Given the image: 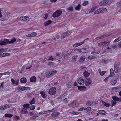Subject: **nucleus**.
Returning a JSON list of instances; mask_svg holds the SVG:
<instances>
[{"instance_id": "obj_29", "label": "nucleus", "mask_w": 121, "mask_h": 121, "mask_svg": "<svg viewBox=\"0 0 121 121\" xmlns=\"http://www.w3.org/2000/svg\"><path fill=\"white\" fill-rule=\"evenodd\" d=\"M24 16L19 17L17 18V19L21 21L22 22L24 21Z\"/></svg>"}, {"instance_id": "obj_63", "label": "nucleus", "mask_w": 121, "mask_h": 121, "mask_svg": "<svg viewBox=\"0 0 121 121\" xmlns=\"http://www.w3.org/2000/svg\"><path fill=\"white\" fill-rule=\"evenodd\" d=\"M48 64L49 65H52L54 64V63L53 62H50L48 63Z\"/></svg>"}, {"instance_id": "obj_47", "label": "nucleus", "mask_w": 121, "mask_h": 121, "mask_svg": "<svg viewBox=\"0 0 121 121\" xmlns=\"http://www.w3.org/2000/svg\"><path fill=\"white\" fill-rule=\"evenodd\" d=\"M81 6L80 4L76 6V10H79L80 9Z\"/></svg>"}, {"instance_id": "obj_11", "label": "nucleus", "mask_w": 121, "mask_h": 121, "mask_svg": "<svg viewBox=\"0 0 121 121\" xmlns=\"http://www.w3.org/2000/svg\"><path fill=\"white\" fill-rule=\"evenodd\" d=\"M78 83L80 85H83L84 83V81L83 79L81 78H78Z\"/></svg>"}, {"instance_id": "obj_53", "label": "nucleus", "mask_w": 121, "mask_h": 121, "mask_svg": "<svg viewBox=\"0 0 121 121\" xmlns=\"http://www.w3.org/2000/svg\"><path fill=\"white\" fill-rule=\"evenodd\" d=\"M92 103V102L89 101L87 102L86 104L89 106H91V104Z\"/></svg>"}, {"instance_id": "obj_43", "label": "nucleus", "mask_w": 121, "mask_h": 121, "mask_svg": "<svg viewBox=\"0 0 121 121\" xmlns=\"http://www.w3.org/2000/svg\"><path fill=\"white\" fill-rule=\"evenodd\" d=\"M110 60H103L101 62L102 63H103L107 64L109 62Z\"/></svg>"}, {"instance_id": "obj_10", "label": "nucleus", "mask_w": 121, "mask_h": 121, "mask_svg": "<svg viewBox=\"0 0 121 121\" xmlns=\"http://www.w3.org/2000/svg\"><path fill=\"white\" fill-rule=\"evenodd\" d=\"M92 81L91 79L89 78H86L85 81V84L86 86L90 85L91 82Z\"/></svg>"}, {"instance_id": "obj_21", "label": "nucleus", "mask_w": 121, "mask_h": 121, "mask_svg": "<svg viewBox=\"0 0 121 121\" xmlns=\"http://www.w3.org/2000/svg\"><path fill=\"white\" fill-rule=\"evenodd\" d=\"M99 4L101 6H104L107 5L106 2L105 0H103L100 2Z\"/></svg>"}, {"instance_id": "obj_36", "label": "nucleus", "mask_w": 121, "mask_h": 121, "mask_svg": "<svg viewBox=\"0 0 121 121\" xmlns=\"http://www.w3.org/2000/svg\"><path fill=\"white\" fill-rule=\"evenodd\" d=\"M99 9L97 10L96 11H95L94 12V13L95 14H99L100 13H101Z\"/></svg>"}, {"instance_id": "obj_13", "label": "nucleus", "mask_w": 121, "mask_h": 121, "mask_svg": "<svg viewBox=\"0 0 121 121\" xmlns=\"http://www.w3.org/2000/svg\"><path fill=\"white\" fill-rule=\"evenodd\" d=\"M68 105L70 107L74 108L76 107V101H71L70 104H69Z\"/></svg>"}, {"instance_id": "obj_50", "label": "nucleus", "mask_w": 121, "mask_h": 121, "mask_svg": "<svg viewBox=\"0 0 121 121\" xmlns=\"http://www.w3.org/2000/svg\"><path fill=\"white\" fill-rule=\"evenodd\" d=\"M89 48V47L88 46H85L82 49V50H86Z\"/></svg>"}, {"instance_id": "obj_51", "label": "nucleus", "mask_w": 121, "mask_h": 121, "mask_svg": "<svg viewBox=\"0 0 121 121\" xmlns=\"http://www.w3.org/2000/svg\"><path fill=\"white\" fill-rule=\"evenodd\" d=\"M9 53H3V54H2V56L4 57V56H7L9 55Z\"/></svg>"}, {"instance_id": "obj_38", "label": "nucleus", "mask_w": 121, "mask_h": 121, "mask_svg": "<svg viewBox=\"0 0 121 121\" xmlns=\"http://www.w3.org/2000/svg\"><path fill=\"white\" fill-rule=\"evenodd\" d=\"M24 21L28 22L30 20V19L28 16H24Z\"/></svg>"}, {"instance_id": "obj_61", "label": "nucleus", "mask_w": 121, "mask_h": 121, "mask_svg": "<svg viewBox=\"0 0 121 121\" xmlns=\"http://www.w3.org/2000/svg\"><path fill=\"white\" fill-rule=\"evenodd\" d=\"M88 3V1H85L83 4V5L84 6H86L87 5Z\"/></svg>"}, {"instance_id": "obj_6", "label": "nucleus", "mask_w": 121, "mask_h": 121, "mask_svg": "<svg viewBox=\"0 0 121 121\" xmlns=\"http://www.w3.org/2000/svg\"><path fill=\"white\" fill-rule=\"evenodd\" d=\"M116 4L117 7L116 9V12L117 13H118L120 12L121 10V1L117 2Z\"/></svg>"}, {"instance_id": "obj_62", "label": "nucleus", "mask_w": 121, "mask_h": 121, "mask_svg": "<svg viewBox=\"0 0 121 121\" xmlns=\"http://www.w3.org/2000/svg\"><path fill=\"white\" fill-rule=\"evenodd\" d=\"M63 97V95H61L59 97H57V99L58 100L61 99Z\"/></svg>"}, {"instance_id": "obj_49", "label": "nucleus", "mask_w": 121, "mask_h": 121, "mask_svg": "<svg viewBox=\"0 0 121 121\" xmlns=\"http://www.w3.org/2000/svg\"><path fill=\"white\" fill-rule=\"evenodd\" d=\"M100 111H99V112ZM100 113L102 114H103L104 115H105L106 114V112H105V111L104 110H101L100 111Z\"/></svg>"}, {"instance_id": "obj_24", "label": "nucleus", "mask_w": 121, "mask_h": 121, "mask_svg": "<svg viewBox=\"0 0 121 121\" xmlns=\"http://www.w3.org/2000/svg\"><path fill=\"white\" fill-rule=\"evenodd\" d=\"M66 85L68 86L67 87L68 88H70L72 86L71 82L70 81L67 82L66 83Z\"/></svg>"}, {"instance_id": "obj_32", "label": "nucleus", "mask_w": 121, "mask_h": 121, "mask_svg": "<svg viewBox=\"0 0 121 121\" xmlns=\"http://www.w3.org/2000/svg\"><path fill=\"white\" fill-rule=\"evenodd\" d=\"M5 115V117L9 118H11L13 116V115L11 114L6 113Z\"/></svg>"}, {"instance_id": "obj_45", "label": "nucleus", "mask_w": 121, "mask_h": 121, "mask_svg": "<svg viewBox=\"0 0 121 121\" xmlns=\"http://www.w3.org/2000/svg\"><path fill=\"white\" fill-rule=\"evenodd\" d=\"M102 102L103 104L107 107H109L110 106V104H109L106 103L103 101H102Z\"/></svg>"}, {"instance_id": "obj_22", "label": "nucleus", "mask_w": 121, "mask_h": 121, "mask_svg": "<svg viewBox=\"0 0 121 121\" xmlns=\"http://www.w3.org/2000/svg\"><path fill=\"white\" fill-rule=\"evenodd\" d=\"M16 41V39L14 37L11 40L9 41V43L10 44L14 43V42Z\"/></svg>"}, {"instance_id": "obj_25", "label": "nucleus", "mask_w": 121, "mask_h": 121, "mask_svg": "<svg viewBox=\"0 0 121 121\" xmlns=\"http://www.w3.org/2000/svg\"><path fill=\"white\" fill-rule=\"evenodd\" d=\"M83 74L85 77H88L90 74V73L87 71H85L83 73Z\"/></svg>"}, {"instance_id": "obj_54", "label": "nucleus", "mask_w": 121, "mask_h": 121, "mask_svg": "<svg viewBox=\"0 0 121 121\" xmlns=\"http://www.w3.org/2000/svg\"><path fill=\"white\" fill-rule=\"evenodd\" d=\"M120 37H118V38L116 39L114 41L115 42H117L120 40Z\"/></svg>"}, {"instance_id": "obj_40", "label": "nucleus", "mask_w": 121, "mask_h": 121, "mask_svg": "<svg viewBox=\"0 0 121 121\" xmlns=\"http://www.w3.org/2000/svg\"><path fill=\"white\" fill-rule=\"evenodd\" d=\"M119 87H113L112 89V91L113 92H117L118 91L117 90L119 88Z\"/></svg>"}, {"instance_id": "obj_7", "label": "nucleus", "mask_w": 121, "mask_h": 121, "mask_svg": "<svg viewBox=\"0 0 121 121\" xmlns=\"http://www.w3.org/2000/svg\"><path fill=\"white\" fill-rule=\"evenodd\" d=\"M62 54H60L59 53H56V57L55 58L56 60L57 58L58 57L59 58H58L57 60L58 61H59V62H62L63 61V60L60 59L62 57Z\"/></svg>"}, {"instance_id": "obj_39", "label": "nucleus", "mask_w": 121, "mask_h": 121, "mask_svg": "<svg viewBox=\"0 0 121 121\" xmlns=\"http://www.w3.org/2000/svg\"><path fill=\"white\" fill-rule=\"evenodd\" d=\"M113 100L115 101H119V98L116 96L112 97Z\"/></svg>"}, {"instance_id": "obj_56", "label": "nucleus", "mask_w": 121, "mask_h": 121, "mask_svg": "<svg viewBox=\"0 0 121 121\" xmlns=\"http://www.w3.org/2000/svg\"><path fill=\"white\" fill-rule=\"evenodd\" d=\"M78 51V53H79L82 54L84 52L86 53V52L85 51L83 52L81 51V49H77Z\"/></svg>"}, {"instance_id": "obj_1", "label": "nucleus", "mask_w": 121, "mask_h": 121, "mask_svg": "<svg viewBox=\"0 0 121 121\" xmlns=\"http://www.w3.org/2000/svg\"><path fill=\"white\" fill-rule=\"evenodd\" d=\"M68 31H67L66 32L64 33L63 34H60L59 35L58 34V35L57 37V39H59L60 40H61L64 39L67 35H69L70 33V32L69 31V33Z\"/></svg>"}, {"instance_id": "obj_41", "label": "nucleus", "mask_w": 121, "mask_h": 121, "mask_svg": "<svg viewBox=\"0 0 121 121\" xmlns=\"http://www.w3.org/2000/svg\"><path fill=\"white\" fill-rule=\"evenodd\" d=\"M56 109V108H55L52 110H50L47 111H45V112H46L47 113L49 112H53Z\"/></svg>"}, {"instance_id": "obj_33", "label": "nucleus", "mask_w": 121, "mask_h": 121, "mask_svg": "<svg viewBox=\"0 0 121 121\" xmlns=\"http://www.w3.org/2000/svg\"><path fill=\"white\" fill-rule=\"evenodd\" d=\"M26 87H18L17 88V90L20 91H23L25 90Z\"/></svg>"}, {"instance_id": "obj_31", "label": "nucleus", "mask_w": 121, "mask_h": 121, "mask_svg": "<svg viewBox=\"0 0 121 121\" xmlns=\"http://www.w3.org/2000/svg\"><path fill=\"white\" fill-rule=\"evenodd\" d=\"M85 42V40H83L82 42L76 43V47L82 45Z\"/></svg>"}, {"instance_id": "obj_55", "label": "nucleus", "mask_w": 121, "mask_h": 121, "mask_svg": "<svg viewBox=\"0 0 121 121\" xmlns=\"http://www.w3.org/2000/svg\"><path fill=\"white\" fill-rule=\"evenodd\" d=\"M14 118L16 120H19L20 118L19 116L17 115H15V116Z\"/></svg>"}, {"instance_id": "obj_37", "label": "nucleus", "mask_w": 121, "mask_h": 121, "mask_svg": "<svg viewBox=\"0 0 121 121\" xmlns=\"http://www.w3.org/2000/svg\"><path fill=\"white\" fill-rule=\"evenodd\" d=\"M73 8L72 6L69 7L67 8V11L68 12L72 11H73Z\"/></svg>"}, {"instance_id": "obj_34", "label": "nucleus", "mask_w": 121, "mask_h": 121, "mask_svg": "<svg viewBox=\"0 0 121 121\" xmlns=\"http://www.w3.org/2000/svg\"><path fill=\"white\" fill-rule=\"evenodd\" d=\"M30 105L29 104H24L23 105V108L25 109H27V108H30L29 106Z\"/></svg>"}, {"instance_id": "obj_52", "label": "nucleus", "mask_w": 121, "mask_h": 121, "mask_svg": "<svg viewBox=\"0 0 121 121\" xmlns=\"http://www.w3.org/2000/svg\"><path fill=\"white\" fill-rule=\"evenodd\" d=\"M30 34H31L30 35L31 37L35 36L36 35V33L35 32H34Z\"/></svg>"}, {"instance_id": "obj_35", "label": "nucleus", "mask_w": 121, "mask_h": 121, "mask_svg": "<svg viewBox=\"0 0 121 121\" xmlns=\"http://www.w3.org/2000/svg\"><path fill=\"white\" fill-rule=\"evenodd\" d=\"M35 101V98H33L30 101L29 103L31 105H32L34 104Z\"/></svg>"}, {"instance_id": "obj_58", "label": "nucleus", "mask_w": 121, "mask_h": 121, "mask_svg": "<svg viewBox=\"0 0 121 121\" xmlns=\"http://www.w3.org/2000/svg\"><path fill=\"white\" fill-rule=\"evenodd\" d=\"M68 101V100L66 98H65L63 100V101L65 103H67Z\"/></svg>"}, {"instance_id": "obj_60", "label": "nucleus", "mask_w": 121, "mask_h": 121, "mask_svg": "<svg viewBox=\"0 0 121 121\" xmlns=\"http://www.w3.org/2000/svg\"><path fill=\"white\" fill-rule=\"evenodd\" d=\"M48 17V15L47 14H44L43 15V17L46 20L47 19V18Z\"/></svg>"}, {"instance_id": "obj_44", "label": "nucleus", "mask_w": 121, "mask_h": 121, "mask_svg": "<svg viewBox=\"0 0 121 121\" xmlns=\"http://www.w3.org/2000/svg\"><path fill=\"white\" fill-rule=\"evenodd\" d=\"M51 22V21L50 20H49L44 23V25L46 26L50 24Z\"/></svg>"}, {"instance_id": "obj_26", "label": "nucleus", "mask_w": 121, "mask_h": 121, "mask_svg": "<svg viewBox=\"0 0 121 121\" xmlns=\"http://www.w3.org/2000/svg\"><path fill=\"white\" fill-rule=\"evenodd\" d=\"M97 8V6H94L92 8H91L89 10L90 11V13H92V12H93L95 9H96Z\"/></svg>"}, {"instance_id": "obj_2", "label": "nucleus", "mask_w": 121, "mask_h": 121, "mask_svg": "<svg viewBox=\"0 0 121 121\" xmlns=\"http://www.w3.org/2000/svg\"><path fill=\"white\" fill-rule=\"evenodd\" d=\"M57 73V71L56 70H51L50 71H48L45 73L46 77L49 78L56 74Z\"/></svg>"}, {"instance_id": "obj_48", "label": "nucleus", "mask_w": 121, "mask_h": 121, "mask_svg": "<svg viewBox=\"0 0 121 121\" xmlns=\"http://www.w3.org/2000/svg\"><path fill=\"white\" fill-rule=\"evenodd\" d=\"M37 117L35 116V115H34L31 117L30 119L32 120H34Z\"/></svg>"}, {"instance_id": "obj_20", "label": "nucleus", "mask_w": 121, "mask_h": 121, "mask_svg": "<svg viewBox=\"0 0 121 121\" xmlns=\"http://www.w3.org/2000/svg\"><path fill=\"white\" fill-rule=\"evenodd\" d=\"M20 81L21 83H26L27 82L26 78L25 77L22 78L20 79Z\"/></svg>"}, {"instance_id": "obj_9", "label": "nucleus", "mask_w": 121, "mask_h": 121, "mask_svg": "<svg viewBox=\"0 0 121 121\" xmlns=\"http://www.w3.org/2000/svg\"><path fill=\"white\" fill-rule=\"evenodd\" d=\"M9 40L7 39H5L4 41H1L0 42V45L1 46L6 45L9 43Z\"/></svg>"}, {"instance_id": "obj_19", "label": "nucleus", "mask_w": 121, "mask_h": 121, "mask_svg": "<svg viewBox=\"0 0 121 121\" xmlns=\"http://www.w3.org/2000/svg\"><path fill=\"white\" fill-rule=\"evenodd\" d=\"M75 49H74L73 50H69L67 51V53L68 55H70L74 53H75Z\"/></svg>"}, {"instance_id": "obj_59", "label": "nucleus", "mask_w": 121, "mask_h": 121, "mask_svg": "<svg viewBox=\"0 0 121 121\" xmlns=\"http://www.w3.org/2000/svg\"><path fill=\"white\" fill-rule=\"evenodd\" d=\"M118 47L121 48V41L117 44Z\"/></svg>"}, {"instance_id": "obj_57", "label": "nucleus", "mask_w": 121, "mask_h": 121, "mask_svg": "<svg viewBox=\"0 0 121 121\" xmlns=\"http://www.w3.org/2000/svg\"><path fill=\"white\" fill-rule=\"evenodd\" d=\"M112 103V107L113 106L115 105L116 104V102L115 101H112L111 102Z\"/></svg>"}, {"instance_id": "obj_8", "label": "nucleus", "mask_w": 121, "mask_h": 121, "mask_svg": "<svg viewBox=\"0 0 121 121\" xmlns=\"http://www.w3.org/2000/svg\"><path fill=\"white\" fill-rule=\"evenodd\" d=\"M77 87L78 90L82 91H85L87 90L86 88L84 86H78Z\"/></svg>"}, {"instance_id": "obj_12", "label": "nucleus", "mask_w": 121, "mask_h": 121, "mask_svg": "<svg viewBox=\"0 0 121 121\" xmlns=\"http://www.w3.org/2000/svg\"><path fill=\"white\" fill-rule=\"evenodd\" d=\"M119 77V75H117L116 78V79H113L111 80L110 81L112 85H114L115 84L117 83V79Z\"/></svg>"}, {"instance_id": "obj_46", "label": "nucleus", "mask_w": 121, "mask_h": 121, "mask_svg": "<svg viewBox=\"0 0 121 121\" xmlns=\"http://www.w3.org/2000/svg\"><path fill=\"white\" fill-rule=\"evenodd\" d=\"M95 58L96 57L95 56H88V59L91 60L93 59L94 58Z\"/></svg>"}, {"instance_id": "obj_28", "label": "nucleus", "mask_w": 121, "mask_h": 121, "mask_svg": "<svg viewBox=\"0 0 121 121\" xmlns=\"http://www.w3.org/2000/svg\"><path fill=\"white\" fill-rule=\"evenodd\" d=\"M113 1V0H105L106 2L107 5L110 4Z\"/></svg>"}, {"instance_id": "obj_14", "label": "nucleus", "mask_w": 121, "mask_h": 121, "mask_svg": "<svg viewBox=\"0 0 121 121\" xmlns=\"http://www.w3.org/2000/svg\"><path fill=\"white\" fill-rule=\"evenodd\" d=\"M86 57L83 56H81L79 60V62L80 63H83L85 61Z\"/></svg>"}, {"instance_id": "obj_17", "label": "nucleus", "mask_w": 121, "mask_h": 121, "mask_svg": "<svg viewBox=\"0 0 121 121\" xmlns=\"http://www.w3.org/2000/svg\"><path fill=\"white\" fill-rule=\"evenodd\" d=\"M27 109H25L24 108H22L21 110L20 113H21L25 114L27 113Z\"/></svg>"}, {"instance_id": "obj_16", "label": "nucleus", "mask_w": 121, "mask_h": 121, "mask_svg": "<svg viewBox=\"0 0 121 121\" xmlns=\"http://www.w3.org/2000/svg\"><path fill=\"white\" fill-rule=\"evenodd\" d=\"M36 78L35 76H33L30 79V82H34L36 81Z\"/></svg>"}, {"instance_id": "obj_15", "label": "nucleus", "mask_w": 121, "mask_h": 121, "mask_svg": "<svg viewBox=\"0 0 121 121\" xmlns=\"http://www.w3.org/2000/svg\"><path fill=\"white\" fill-rule=\"evenodd\" d=\"M103 43V46H106L109 45L110 43V41H106Z\"/></svg>"}, {"instance_id": "obj_42", "label": "nucleus", "mask_w": 121, "mask_h": 121, "mask_svg": "<svg viewBox=\"0 0 121 121\" xmlns=\"http://www.w3.org/2000/svg\"><path fill=\"white\" fill-rule=\"evenodd\" d=\"M11 105L9 104H7L5 105H4V107H5V109L11 107Z\"/></svg>"}, {"instance_id": "obj_18", "label": "nucleus", "mask_w": 121, "mask_h": 121, "mask_svg": "<svg viewBox=\"0 0 121 121\" xmlns=\"http://www.w3.org/2000/svg\"><path fill=\"white\" fill-rule=\"evenodd\" d=\"M119 66L118 65H117L116 63H115L114 64V71L115 72L117 73L118 70Z\"/></svg>"}, {"instance_id": "obj_23", "label": "nucleus", "mask_w": 121, "mask_h": 121, "mask_svg": "<svg viewBox=\"0 0 121 121\" xmlns=\"http://www.w3.org/2000/svg\"><path fill=\"white\" fill-rule=\"evenodd\" d=\"M40 93L41 94L42 97L43 98H45L46 97L47 95L44 92L42 91Z\"/></svg>"}, {"instance_id": "obj_5", "label": "nucleus", "mask_w": 121, "mask_h": 121, "mask_svg": "<svg viewBox=\"0 0 121 121\" xmlns=\"http://www.w3.org/2000/svg\"><path fill=\"white\" fill-rule=\"evenodd\" d=\"M62 13V12L60 10H57L52 15L54 17H56L60 16Z\"/></svg>"}, {"instance_id": "obj_3", "label": "nucleus", "mask_w": 121, "mask_h": 121, "mask_svg": "<svg viewBox=\"0 0 121 121\" xmlns=\"http://www.w3.org/2000/svg\"><path fill=\"white\" fill-rule=\"evenodd\" d=\"M56 92V89L55 87H52L50 88L48 91V93L50 95H53L55 94Z\"/></svg>"}, {"instance_id": "obj_64", "label": "nucleus", "mask_w": 121, "mask_h": 121, "mask_svg": "<svg viewBox=\"0 0 121 121\" xmlns=\"http://www.w3.org/2000/svg\"><path fill=\"white\" fill-rule=\"evenodd\" d=\"M11 81L12 82L13 84H15V81L13 79L11 78Z\"/></svg>"}, {"instance_id": "obj_30", "label": "nucleus", "mask_w": 121, "mask_h": 121, "mask_svg": "<svg viewBox=\"0 0 121 121\" xmlns=\"http://www.w3.org/2000/svg\"><path fill=\"white\" fill-rule=\"evenodd\" d=\"M101 13L105 12L107 11L106 9L104 8H99Z\"/></svg>"}, {"instance_id": "obj_4", "label": "nucleus", "mask_w": 121, "mask_h": 121, "mask_svg": "<svg viewBox=\"0 0 121 121\" xmlns=\"http://www.w3.org/2000/svg\"><path fill=\"white\" fill-rule=\"evenodd\" d=\"M60 114V113L58 112H53L51 114L52 118L53 119H56Z\"/></svg>"}, {"instance_id": "obj_27", "label": "nucleus", "mask_w": 121, "mask_h": 121, "mask_svg": "<svg viewBox=\"0 0 121 121\" xmlns=\"http://www.w3.org/2000/svg\"><path fill=\"white\" fill-rule=\"evenodd\" d=\"M110 73L109 76L113 77L114 75L115 74L114 73L113 69H110Z\"/></svg>"}]
</instances>
